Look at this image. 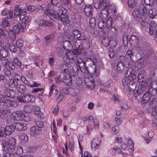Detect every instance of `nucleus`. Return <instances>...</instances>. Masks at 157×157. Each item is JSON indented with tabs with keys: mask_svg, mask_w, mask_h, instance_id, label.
Wrapping results in <instances>:
<instances>
[{
	"mask_svg": "<svg viewBox=\"0 0 157 157\" xmlns=\"http://www.w3.org/2000/svg\"><path fill=\"white\" fill-rule=\"evenodd\" d=\"M134 20L139 23L141 26L144 27L148 22L147 11L145 6L141 4L136 8L132 12Z\"/></svg>",
	"mask_w": 157,
	"mask_h": 157,
	"instance_id": "f257e3e1",
	"label": "nucleus"
},
{
	"mask_svg": "<svg viewBox=\"0 0 157 157\" xmlns=\"http://www.w3.org/2000/svg\"><path fill=\"white\" fill-rule=\"evenodd\" d=\"M51 5L49 3L47 9L44 12V13L48 16L50 19L53 21L55 19L59 20L63 22L65 25L67 26L69 24V21L68 16L66 12H64V11H62L61 13H59L55 10H50V8Z\"/></svg>",
	"mask_w": 157,
	"mask_h": 157,
	"instance_id": "f03ea898",
	"label": "nucleus"
},
{
	"mask_svg": "<svg viewBox=\"0 0 157 157\" xmlns=\"http://www.w3.org/2000/svg\"><path fill=\"white\" fill-rule=\"evenodd\" d=\"M17 140L14 137H9L2 143V149L4 151L11 152L16 148Z\"/></svg>",
	"mask_w": 157,
	"mask_h": 157,
	"instance_id": "7ed1b4c3",
	"label": "nucleus"
},
{
	"mask_svg": "<svg viewBox=\"0 0 157 157\" xmlns=\"http://www.w3.org/2000/svg\"><path fill=\"white\" fill-rule=\"evenodd\" d=\"M60 68L63 71L64 73H67L69 71L70 75L75 77L78 74L79 67L76 64L72 66L71 64L67 63L61 64Z\"/></svg>",
	"mask_w": 157,
	"mask_h": 157,
	"instance_id": "20e7f679",
	"label": "nucleus"
},
{
	"mask_svg": "<svg viewBox=\"0 0 157 157\" xmlns=\"http://www.w3.org/2000/svg\"><path fill=\"white\" fill-rule=\"evenodd\" d=\"M96 61H94L93 64L95 65L94 67H90V68H88L86 66V63H84L82 67H79L80 71L83 73H86H86H92L93 76L95 77H97L99 75V74L97 72V69L96 67L94 64V63Z\"/></svg>",
	"mask_w": 157,
	"mask_h": 157,
	"instance_id": "39448f33",
	"label": "nucleus"
},
{
	"mask_svg": "<svg viewBox=\"0 0 157 157\" xmlns=\"http://www.w3.org/2000/svg\"><path fill=\"white\" fill-rule=\"evenodd\" d=\"M12 132H13L15 129L18 131H23L27 129L26 124L23 123L13 122L10 125Z\"/></svg>",
	"mask_w": 157,
	"mask_h": 157,
	"instance_id": "423d86ee",
	"label": "nucleus"
},
{
	"mask_svg": "<svg viewBox=\"0 0 157 157\" xmlns=\"http://www.w3.org/2000/svg\"><path fill=\"white\" fill-rule=\"evenodd\" d=\"M147 87V83L146 81L141 82L138 86L137 90H134V94L135 97H137L145 92Z\"/></svg>",
	"mask_w": 157,
	"mask_h": 157,
	"instance_id": "0eeeda50",
	"label": "nucleus"
},
{
	"mask_svg": "<svg viewBox=\"0 0 157 157\" xmlns=\"http://www.w3.org/2000/svg\"><path fill=\"white\" fill-rule=\"evenodd\" d=\"M136 78L135 74L132 73L131 71L128 70L125 74V77L122 80L123 85H126L127 82L133 81V80Z\"/></svg>",
	"mask_w": 157,
	"mask_h": 157,
	"instance_id": "6e6552de",
	"label": "nucleus"
},
{
	"mask_svg": "<svg viewBox=\"0 0 157 157\" xmlns=\"http://www.w3.org/2000/svg\"><path fill=\"white\" fill-rule=\"evenodd\" d=\"M12 133L10 125L6 126L5 128L0 127V137H5L7 135H10Z\"/></svg>",
	"mask_w": 157,
	"mask_h": 157,
	"instance_id": "1a4fd4ad",
	"label": "nucleus"
},
{
	"mask_svg": "<svg viewBox=\"0 0 157 157\" xmlns=\"http://www.w3.org/2000/svg\"><path fill=\"white\" fill-rule=\"evenodd\" d=\"M110 0H101L98 3L95 4L94 7L97 9L99 8H105L110 5Z\"/></svg>",
	"mask_w": 157,
	"mask_h": 157,
	"instance_id": "9d476101",
	"label": "nucleus"
},
{
	"mask_svg": "<svg viewBox=\"0 0 157 157\" xmlns=\"http://www.w3.org/2000/svg\"><path fill=\"white\" fill-rule=\"evenodd\" d=\"M4 106L7 107H16L18 105V102L16 100H11L9 98H6L4 102Z\"/></svg>",
	"mask_w": 157,
	"mask_h": 157,
	"instance_id": "9b49d317",
	"label": "nucleus"
},
{
	"mask_svg": "<svg viewBox=\"0 0 157 157\" xmlns=\"http://www.w3.org/2000/svg\"><path fill=\"white\" fill-rule=\"evenodd\" d=\"M81 41L82 47L83 48L88 49L90 46V43L89 39L86 36H82L79 40Z\"/></svg>",
	"mask_w": 157,
	"mask_h": 157,
	"instance_id": "f8f14e48",
	"label": "nucleus"
},
{
	"mask_svg": "<svg viewBox=\"0 0 157 157\" xmlns=\"http://www.w3.org/2000/svg\"><path fill=\"white\" fill-rule=\"evenodd\" d=\"M84 10L86 15L88 17H91L93 16L94 9L91 5H86Z\"/></svg>",
	"mask_w": 157,
	"mask_h": 157,
	"instance_id": "ddd939ff",
	"label": "nucleus"
},
{
	"mask_svg": "<svg viewBox=\"0 0 157 157\" xmlns=\"http://www.w3.org/2000/svg\"><path fill=\"white\" fill-rule=\"evenodd\" d=\"M4 96L6 98H14L15 96V92L13 90H10L7 88L4 89Z\"/></svg>",
	"mask_w": 157,
	"mask_h": 157,
	"instance_id": "4468645a",
	"label": "nucleus"
},
{
	"mask_svg": "<svg viewBox=\"0 0 157 157\" xmlns=\"http://www.w3.org/2000/svg\"><path fill=\"white\" fill-rule=\"evenodd\" d=\"M41 133V128L37 126H33L31 128L30 134L32 136H36Z\"/></svg>",
	"mask_w": 157,
	"mask_h": 157,
	"instance_id": "2eb2a0df",
	"label": "nucleus"
},
{
	"mask_svg": "<svg viewBox=\"0 0 157 157\" xmlns=\"http://www.w3.org/2000/svg\"><path fill=\"white\" fill-rule=\"evenodd\" d=\"M24 113L21 111H17L12 113V116L14 117V119L17 121L22 120Z\"/></svg>",
	"mask_w": 157,
	"mask_h": 157,
	"instance_id": "dca6fc26",
	"label": "nucleus"
},
{
	"mask_svg": "<svg viewBox=\"0 0 157 157\" xmlns=\"http://www.w3.org/2000/svg\"><path fill=\"white\" fill-rule=\"evenodd\" d=\"M120 61L119 62L117 65V71L121 72L124 69V67L122 61L124 60V57L123 56H120L118 57Z\"/></svg>",
	"mask_w": 157,
	"mask_h": 157,
	"instance_id": "f3484780",
	"label": "nucleus"
},
{
	"mask_svg": "<svg viewBox=\"0 0 157 157\" xmlns=\"http://www.w3.org/2000/svg\"><path fill=\"white\" fill-rule=\"evenodd\" d=\"M65 76L63 77V82L67 86H70L72 84L71 76L67 73H65Z\"/></svg>",
	"mask_w": 157,
	"mask_h": 157,
	"instance_id": "a211bd4d",
	"label": "nucleus"
},
{
	"mask_svg": "<svg viewBox=\"0 0 157 157\" xmlns=\"http://www.w3.org/2000/svg\"><path fill=\"white\" fill-rule=\"evenodd\" d=\"M108 34L111 37L112 40L115 38L117 34V31L114 27H112L108 31Z\"/></svg>",
	"mask_w": 157,
	"mask_h": 157,
	"instance_id": "6ab92c4d",
	"label": "nucleus"
},
{
	"mask_svg": "<svg viewBox=\"0 0 157 157\" xmlns=\"http://www.w3.org/2000/svg\"><path fill=\"white\" fill-rule=\"evenodd\" d=\"M139 41L138 37L134 35L131 36L129 40L130 44L132 46H136L138 43Z\"/></svg>",
	"mask_w": 157,
	"mask_h": 157,
	"instance_id": "aec40b11",
	"label": "nucleus"
},
{
	"mask_svg": "<svg viewBox=\"0 0 157 157\" xmlns=\"http://www.w3.org/2000/svg\"><path fill=\"white\" fill-rule=\"evenodd\" d=\"M99 9L101 10V11L100 13V17H101L103 19L107 18L109 15L108 8H99Z\"/></svg>",
	"mask_w": 157,
	"mask_h": 157,
	"instance_id": "412c9836",
	"label": "nucleus"
},
{
	"mask_svg": "<svg viewBox=\"0 0 157 157\" xmlns=\"http://www.w3.org/2000/svg\"><path fill=\"white\" fill-rule=\"evenodd\" d=\"M63 47L64 49L69 51L72 49L73 47L72 44L68 40H66L63 42Z\"/></svg>",
	"mask_w": 157,
	"mask_h": 157,
	"instance_id": "4be33fe9",
	"label": "nucleus"
},
{
	"mask_svg": "<svg viewBox=\"0 0 157 157\" xmlns=\"http://www.w3.org/2000/svg\"><path fill=\"white\" fill-rule=\"evenodd\" d=\"M127 84L123 85L131 91L134 90L136 87V83L134 81L127 82Z\"/></svg>",
	"mask_w": 157,
	"mask_h": 157,
	"instance_id": "5701e85b",
	"label": "nucleus"
},
{
	"mask_svg": "<svg viewBox=\"0 0 157 157\" xmlns=\"http://www.w3.org/2000/svg\"><path fill=\"white\" fill-rule=\"evenodd\" d=\"M101 141V140L99 141L97 139H94L91 143V148H94L95 150L98 149L99 147Z\"/></svg>",
	"mask_w": 157,
	"mask_h": 157,
	"instance_id": "b1692460",
	"label": "nucleus"
},
{
	"mask_svg": "<svg viewBox=\"0 0 157 157\" xmlns=\"http://www.w3.org/2000/svg\"><path fill=\"white\" fill-rule=\"evenodd\" d=\"M72 34L74 37L78 40L81 39L82 36H81V33L77 29H74L72 31Z\"/></svg>",
	"mask_w": 157,
	"mask_h": 157,
	"instance_id": "393cba45",
	"label": "nucleus"
},
{
	"mask_svg": "<svg viewBox=\"0 0 157 157\" xmlns=\"http://www.w3.org/2000/svg\"><path fill=\"white\" fill-rule=\"evenodd\" d=\"M151 95L149 92H146L142 97V103H147L150 100Z\"/></svg>",
	"mask_w": 157,
	"mask_h": 157,
	"instance_id": "a878e982",
	"label": "nucleus"
},
{
	"mask_svg": "<svg viewBox=\"0 0 157 157\" xmlns=\"http://www.w3.org/2000/svg\"><path fill=\"white\" fill-rule=\"evenodd\" d=\"M156 27V24L153 22L151 23L149 26V33L152 35L154 33Z\"/></svg>",
	"mask_w": 157,
	"mask_h": 157,
	"instance_id": "bb28decb",
	"label": "nucleus"
},
{
	"mask_svg": "<svg viewBox=\"0 0 157 157\" xmlns=\"http://www.w3.org/2000/svg\"><path fill=\"white\" fill-rule=\"evenodd\" d=\"M25 102H33L34 101V97L31 95L25 94Z\"/></svg>",
	"mask_w": 157,
	"mask_h": 157,
	"instance_id": "cd10ccee",
	"label": "nucleus"
},
{
	"mask_svg": "<svg viewBox=\"0 0 157 157\" xmlns=\"http://www.w3.org/2000/svg\"><path fill=\"white\" fill-rule=\"evenodd\" d=\"M58 92L57 90L56 87L55 86L54 83H53L51 86L50 89L49 94L50 96L51 94H53L54 95H56Z\"/></svg>",
	"mask_w": 157,
	"mask_h": 157,
	"instance_id": "c85d7f7f",
	"label": "nucleus"
},
{
	"mask_svg": "<svg viewBox=\"0 0 157 157\" xmlns=\"http://www.w3.org/2000/svg\"><path fill=\"white\" fill-rule=\"evenodd\" d=\"M66 55L67 57L70 59H75L77 56L76 54L73 51H68Z\"/></svg>",
	"mask_w": 157,
	"mask_h": 157,
	"instance_id": "c756f323",
	"label": "nucleus"
},
{
	"mask_svg": "<svg viewBox=\"0 0 157 157\" xmlns=\"http://www.w3.org/2000/svg\"><path fill=\"white\" fill-rule=\"evenodd\" d=\"M68 94L72 96H75L78 93V91L76 88H70L68 89Z\"/></svg>",
	"mask_w": 157,
	"mask_h": 157,
	"instance_id": "7c9ffc66",
	"label": "nucleus"
},
{
	"mask_svg": "<svg viewBox=\"0 0 157 157\" xmlns=\"http://www.w3.org/2000/svg\"><path fill=\"white\" fill-rule=\"evenodd\" d=\"M16 88L19 92L22 93L25 91L26 88L25 86L23 84H17Z\"/></svg>",
	"mask_w": 157,
	"mask_h": 157,
	"instance_id": "2f4dec72",
	"label": "nucleus"
},
{
	"mask_svg": "<svg viewBox=\"0 0 157 157\" xmlns=\"http://www.w3.org/2000/svg\"><path fill=\"white\" fill-rule=\"evenodd\" d=\"M0 56L2 58H5L8 56L6 50L2 46H0Z\"/></svg>",
	"mask_w": 157,
	"mask_h": 157,
	"instance_id": "473e14b6",
	"label": "nucleus"
},
{
	"mask_svg": "<svg viewBox=\"0 0 157 157\" xmlns=\"http://www.w3.org/2000/svg\"><path fill=\"white\" fill-rule=\"evenodd\" d=\"M148 90L147 91L151 94V96H155L156 95L157 92V90L153 88V87L152 86H148Z\"/></svg>",
	"mask_w": 157,
	"mask_h": 157,
	"instance_id": "72a5a7b5",
	"label": "nucleus"
},
{
	"mask_svg": "<svg viewBox=\"0 0 157 157\" xmlns=\"http://www.w3.org/2000/svg\"><path fill=\"white\" fill-rule=\"evenodd\" d=\"M137 0H128V6L131 8H134L137 5Z\"/></svg>",
	"mask_w": 157,
	"mask_h": 157,
	"instance_id": "f704fd0d",
	"label": "nucleus"
},
{
	"mask_svg": "<svg viewBox=\"0 0 157 157\" xmlns=\"http://www.w3.org/2000/svg\"><path fill=\"white\" fill-rule=\"evenodd\" d=\"M145 52L147 55L148 56H153V55H154V52L153 49L150 47H147L144 49Z\"/></svg>",
	"mask_w": 157,
	"mask_h": 157,
	"instance_id": "c9c22d12",
	"label": "nucleus"
},
{
	"mask_svg": "<svg viewBox=\"0 0 157 157\" xmlns=\"http://www.w3.org/2000/svg\"><path fill=\"white\" fill-rule=\"evenodd\" d=\"M109 39L108 37H105L102 40L101 44L104 47H107L109 45L110 42Z\"/></svg>",
	"mask_w": 157,
	"mask_h": 157,
	"instance_id": "e433bc0d",
	"label": "nucleus"
},
{
	"mask_svg": "<svg viewBox=\"0 0 157 157\" xmlns=\"http://www.w3.org/2000/svg\"><path fill=\"white\" fill-rule=\"evenodd\" d=\"M134 56V53L132 49L128 50L126 54L125 57L128 59H132Z\"/></svg>",
	"mask_w": 157,
	"mask_h": 157,
	"instance_id": "4c0bfd02",
	"label": "nucleus"
},
{
	"mask_svg": "<svg viewBox=\"0 0 157 157\" xmlns=\"http://www.w3.org/2000/svg\"><path fill=\"white\" fill-rule=\"evenodd\" d=\"M25 43L23 40L19 39L16 41V46L18 48L21 49L22 47H23Z\"/></svg>",
	"mask_w": 157,
	"mask_h": 157,
	"instance_id": "58836bf2",
	"label": "nucleus"
},
{
	"mask_svg": "<svg viewBox=\"0 0 157 157\" xmlns=\"http://www.w3.org/2000/svg\"><path fill=\"white\" fill-rule=\"evenodd\" d=\"M15 33L13 32L12 31L10 30L8 33V35L10 39L12 41H14L16 40L17 37V36Z\"/></svg>",
	"mask_w": 157,
	"mask_h": 157,
	"instance_id": "ea45409f",
	"label": "nucleus"
},
{
	"mask_svg": "<svg viewBox=\"0 0 157 157\" xmlns=\"http://www.w3.org/2000/svg\"><path fill=\"white\" fill-rule=\"evenodd\" d=\"M22 143L23 144L26 143L28 141V137L26 134H23L20 136Z\"/></svg>",
	"mask_w": 157,
	"mask_h": 157,
	"instance_id": "a19ab883",
	"label": "nucleus"
},
{
	"mask_svg": "<svg viewBox=\"0 0 157 157\" xmlns=\"http://www.w3.org/2000/svg\"><path fill=\"white\" fill-rule=\"evenodd\" d=\"M9 85L12 87H15L18 84L17 81L13 78L10 79L9 82Z\"/></svg>",
	"mask_w": 157,
	"mask_h": 157,
	"instance_id": "79ce46f5",
	"label": "nucleus"
},
{
	"mask_svg": "<svg viewBox=\"0 0 157 157\" xmlns=\"http://www.w3.org/2000/svg\"><path fill=\"white\" fill-rule=\"evenodd\" d=\"M24 116L23 117L22 120L26 122H29L32 121V117L29 116V114L27 113H25L24 114Z\"/></svg>",
	"mask_w": 157,
	"mask_h": 157,
	"instance_id": "37998d69",
	"label": "nucleus"
},
{
	"mask_svg": "<svg viewBox=\"0 0 157 157\" xmlns=\"http://www.w3.org/2000/svg\"><path fill=\"white\" fill-rule=\"evenodd\" d=\"M155 10L153 9L150 10L149 11L148 13L149 17L150 18L153 19L155 18L157 14L155 11Z\"/></svg>",
	"mask_w": 157,
	"mask_h": 157,
	"instance_id": "c03bdc74",
	"label": "nucleus"
},
{
	"mask_svg": "<svg viewBox=\"0 0 157 157\" xmlns=\"http://www.w3.org/2000/svg\"><path fill=\"white\" fill-rule=\"evenodd\" d=\"M13 29L10 30L15 33V34H18L20 33V30H21L18 24L17 25H15L13 26Z\"/></svg>",
	"mask_w": 157,
	"mask_h": 157,
	"instance_id": "a18cd8bd",
	"label": "nucleus"
},
{
	"mask_svg": "<svg viewBox=\"0 0 157 157\" xmlns=\"http://www.w3.org/2000/svg\"><path fill=\"white\" fill-rule=\"evenodd\" d=\"M34 114L39 118H42L43 116V113L41 112L40 109L39 108L35 110Z\"/></svg>",
	"mask_w": 157,
	"mask_h": 157,
	"instance_id": "49530a36",
	"label": "nucleus"
},
{
	"mask_svg": "<svg viewBox=\"0 0 157 157\" xmlns=\"http://www.w3.org/2000/svg\"><path fill=\"white\" fill-rule=\"evenodd\" d=\"M105 27L109 28L110 27L112 23V19L111 17H109L105 21Z\"/></svg>",
	"mask_w": 157,
	"mask_h": 157,
	"instance_id": "de8ad7c7",
	"label": "nucleus"
},
{
	"mask_svg": "<svg viewBox=\"0 0 157 157\" xmlns=\"http://www.w3.org/2000/svg\"><path fill=\"white\" fill-rule=\"evenodd\" d=\"M9 49L12 52H16L17 51V48L15 44L12 42L9 44Z\"/></svg>",
	"mask_w": 157,
	"mask_h": 157,
	"instance_id": "09e8293b",
	"label": "nucleus"
},
{
	"mask_svg": "<svg viewBox=\"0 0 157 157\" xmlns=\"http://www.w3.org/2000/svg\"><path fill=\"white\" fill-rule=\"evenodd\" d=\"M14 151H11V152L15 153L17 155L21 154L23 152V150L22 147L21 146H18L16 147V150Z\"/></svg>",
	"mask_w": 157,
	"mask_h": 157,
	"instance_id": "8fccbe9b",
	"label": "nucleus"
},
{
	"mask_svg": "<svg viewBox=\"0 0 157 157\" xmlns=\"http://www.w3.org/2000/svg\"><path fill=\"white\" fill-rule=\"evenodd\" d=\"M150 106L152 108L157 107V99H153L149 103Z\"/></svg>",
	"mask_w": 157,
	"mask_h": 157,
	"instance_id": "3c124183",
	"label": "nucleus"
},
{
	"mask_svg": "<svg viewBox=\"0 0 157 157\" xmlns=\"http://www.w3.org/2000/svg\"><path fill=\"white\" fill-rule=\"evenodd\" d=\"M9 17H6L2 21V25L4 28L7 27L9 25V22L8 21Z\"/></svg>",
	"mask_w": 157,
	"mask_h": 157,
	"instance_id": "603ef678",
	"label": "nucleus"
},
{
	"mask_svg": "<svg viewBox=\"0 0 157 157\" xmlns=\"http://www.w3.org/2000/svg\"><path fill=\"white\" fill-rule=\"evenodd\" d=\"M13 63L16 65L21 67L22 65V63L21 60L17 57H15L13 60Z\"/></svg>",
	"mask_w": 157,
	"mask_h": 157,
	"instance_id": "864d4df0",
	"label": "nucleus"
},
{
	"mask_svg": "<svg viewBox=\"0 0 157 157\" xmlns=\"http://www.w3.org/2000/svg\"><path fill=\"white\" fill-rule=\"evenodd\" d=\"M44 91V89L41 88H34L33 89L32 91V92L35 93H43Z\"/></svg>",
	"mask_w": 157,
	"mask_h": 157,
	"instance_id": "5fc2aeb1",
	"label": "nucleus"
},
{
	"mask_svg": "<svg viewBox=\"0 0 157 157\" xmlns=\"http://www.w3.org/2000/svg\"><path fill=\"white\" fill-rule=\"evenodd\" d=\"M25 97V94H24L17 97L16 99L19 102H24Z\"/></svg>",
	"mask_w": 157,
	"mask_h": 157,
	"instance_id": "6e6d98bb",
	"label": "nucleus"
},
{
	"mask_svg": "<svg viewBox=\"0 0 157 157\" xmlns=\"http://www.w3.org/2000/svg\"><path fill=\"white\" fill-rule=\"evenodd\" d=\"M63 77L61 75L57 76L55 78V80L56 82L60 83L63 82Z\"/></svg>",
	"mask_w": 157,
	"mask_h": 157,
	"instance_id": "4d7b16f0",
	"label": "nucleus"
},
{
	"mask_svg": "<svg viewBox=\"0 0 157 157\" xmlns=\"http://www.w3.org/2000/svg\"><path fill=\"white\" fill-rule=\"evenodd\" d=\"M83 48V47H82V48H78V49H74V50L75 51L77 54L79 55H84V52L83 51L84 50Z\"/></svg>",
	"mask_w": 157,
	"mask_h": 157,
	"instance_id": "13d9d810",
	"label": "nucleus"
},
{
	"mask_svg": "<svg viewBox=\"0 0 157 157\" xmlns=\"http://www.w3.org/2000/svg\"><path fill=\"white\" fill-rule=\"evenodd\" d=\"M144 2L145 5L152 7L155 3L154 0H144Z\"/></svg>",
	"mask_w": 157,
	"mask_h": 157,
	"instance_id": "bf43d9fd",
	"label": "nucleus"
},
{
	"mask_svg": "<svg viewBox=\"0 0 157 157\" xmlns=\"http://www.w3.org/2000/svg\"><path fill=\"white\" fill-rule=\"evenodd\" d=\"M89 25L91 28H94L95 26L96 21L94 17H91L89 20Z\"/></svg>",
	"mask_w": 157,
	"mask_h": 157,
	"instance_id": "052dcab7",
	"label": "nucleus"
},
{
	"mask_svg": "<svg viewBox=\"0 0 157 157\" xmlns=\"http://www.w3.org/2000/svg\"><path fill=\"white\" fill-rule=\"evenodd\" d=\"M105 21L102 19L99 21L98 24V27L101 29H103L105 27Z\"/></svg>",
	"mask_w": 157,
	"mask_h": 157,
	"instance_id": "680f3d73",
	"label": "nucleus"
},
{
	"mask_svg": "<svg viewBox=\"0 0 157 157\" xmlns=\"http://www.w3.org/2000/svg\"><path fill=\"white\" fill-rule=\"evenodd\" d=\"M3 72L5 75L8 76H10L11 74V70L9 68H5Z\"/></svg>",
	"mask_w": 157,
	"mask_h": 157,
	"instance_id": "e2e57ef3",
	"label": "nucleus"
},
{
	"mask_svg": "<svg viewBox=\"0 0 157 157\" xmlns=\"http://www.w3.org/2000/svg\"><path fill=\"white\" fill-rule=\"evenodd\" d=\"M74 49H78V48H82V45L81 42H78L77 41H75L74 44Z\"/></svg>",
	"mask_w": 157,
	"mask_h": 157,
	"instance_id": "0e129e2a",
	"label": "nucleus"
},
{
	"mask_svg": "<svg viewBox=\"0 0 157 157\" xmlns=\"http://www.w3.org/2000/svg\"><path fill=\"white\" fill-rule=\"evenodd\" d=\"M108 52L109 56L111 58L113 57L115 55V51L112 49H108Z\"/></svg>",
	"mask_w": 157,
	"mask_h": 157,
	"instance_id": "69168bd1",
	"label": "nucleus"
},
{
	"mask_svg": "<svg viewBox=\"0 0 157 157\" xmlns=\"http://www.w3.org/2000/svg\"><path fill=\"white\" fill-rule=\"evenodd\" d=\"M138 81L140 82H142L144 81V75L143 73L140 72L139 73L138 75Z\"/></svg>",
	"mask_w": 157,
	"mask_h": 157,
	"instance_id": "338daca9",
	"label": "nucleus"
},
{
	"mask_svg": "<svg viewBox=\"0 0 157 157\" xmlns=\"http://www.w3.org/2000/svg\"><path fill=\"white\" fill-rule=\"evenodd\" d=\"M128 144L129 146L131 148L132 150H133V149L134 148V144L132 140L131 139L129 138L128 139Z\"/></svg>",
	"mask_w": 157,
	"mask_h": 157,
	"instance_id": "774afa93",
	"label": "nucleus"
}]
</instances>
